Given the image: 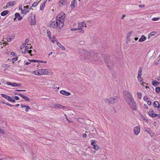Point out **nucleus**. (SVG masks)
<instances>
[{
    "instance_id": "nucleus-1",
    "label": "nucleus",
    "mask_w": 160,
    "mask_h": 160,
    "mask_svg": "<svg viewBox=\"0 0 160 160\" xmlns=\"http://www.w3.org/2000/svg\"><path fill=\"white\" fill-rule=\"evenodd\" d=\"M123 94L124 99L128 105L133 110H137V108L136 104L132 94L127 91H124Z\"/></svg>"
},
{
    "instance_id": "nucleus-2",
    "label": "nucleus",
    "mask_w": 160,
    "mask_h": 160,
    "mask_svg": "<svg viewBox=\"0 0 160 160\" xmlns=\"http://www.w3.org/2000/svg\"><path fill=\"white\" fill-rule=\"evenodd\" d=\"M64 23L59 19L56 18V20L52 21L50 22V27L53 28L60 29L62 28L64 25Z\"/></svg>"
},
{
    "instance_id": "nucleus-3",
    "label": "nucleus",
    "mask_w": 160,
    "mask_h": 160,
    "mask_svg": "<svg viewBox=\"0 0 160 160\" xmlns=\"http://www.w3.org/2000/svg\"><path fill=\"white\" fill-rule=\"evenodd\" d=\"M78 52L81 56L82 59H89L91 57V53L84 50L79 49Z\"/></svg>"
},
{
    "instance_id": "nucleus-4",
    "label": "nucleus",
    "mask_w": 160,
    "mask_h": 160,
    "mask_svg": "<svg viewBox=\"0 0 160 160\" xmlns=\"http://www.w3.org/2000/svg\"><path fill=\"white\" fill-rule=\"evenodd\" d=\"M118 98L117 97H114V98H110L109 99H105V102L109 104L117 103L118 101Z\"/></svg>"
},
{
    "instance_id": "nucleus-5",
    "label": "nucleus",
    "mask_w": 160,
    "mask_h": 160,
    "mask_svg": "<svg viewBox=\"0 0 160 160\" xmlns=\"http://www.w3.org/2000/svg\"><path fill=\"white\" fill-rule=\"evenodd\" d=\"M65 17V13L63 12H62L57 15L56 18L59 19L61 21L64 23V19Z\"/></svg>"
},
{
    "instance_id": "nucleus-6",
    "label": "nucleus",
    "mask_w": 160,
    "mask_h": 160,
    "mask_svg": "<svg viewBox=\"0 0 160 160\" xmlns=\"http://www.w3.org/2000/svg\"><path fill=\"white\" fill-rule=\"evenodd\" d=\"M1 96L2 97L8 100V101L11 102L15 103L16 102L15 100H14L13 99H12L10 96L6 94H1Z\"/></svg>"
},
{
    "instance_id": "nucleus-7",
    "label": "nucleus",
    "mask_w": 160,
    "mask_h": 160,
    "mask_svg": "<svg viewBox=\"0 0 160 160\" xmlns=\"http://www.w3.org/2000/svg\"><path fill=\"white\" fill-rule=\"evenodd\" d=\"M140 128L138 127H136L134 128L133 130L134 134L136 135H138L140 132Z\"/></svg>"
},
{
    "instance_id": "nucleus-8",
    "label": "nucleus",
    "mask_w": 160,
    "mask_h": 160,
    "mask_svg": "<svg viewBox=\"0 0 160 160\" xmlns=\"http://www.w3.org/2000/svg\"><path fill=\"white\" fill-rule=\"evenodd\" d=\"M15 18L14 20H15L16 18H17L18 20H21L22 18V17L21 16L20 14L18 13H16L15 14Z\"/></svg>"
},
{
    "instance_id": "nucleus-9",
    "label": "nucleus",
    "mask_w": 160,
    "mask_h": 160,
    "mask_svg": "<svg viewBox=\"0 0 160 160\" xmlns=\"http://www.w3.org/2000/svg\"><path fill=\"white\" fill-rule=\"evenodd\" d=\"M60 92L61 94L66 96H69L71 94L70 93L67 92L65 90H61L60 91Z\"/></svg>"
},
{
    "instance_id": "nucleus-10",
    "label": "nucleus",
    "mask_w": 160,
    "mask_h": 160,
    "mask_svg": "<svg viewBox=\"0 0 160 160\" xmlns=\"http://www.w3.org/2000/svg\"><path fill=\"white\" fill-rule=\"evenodd\" d=\"M15 3L14 2L11 1L8 2L6 4L7 7L9 6H13L15 4Z\"/></svg>"
},
{
    "instance_id": "nucleus-11",
    "label": "nucleus",
    "mask_w": 160,
    "mask_h": 160,
    "mask_svg": "<svg viewBox=\"0 0 160 160\" xmlns=\"http://www.w3.org/2000/svg\"><path fill=\"white\" fill-rule=\"evenodd\" d=\"M30 22L31 24L34 25L35 24V20L34 16H31L30 17Z\"/></svg>"
},
{
    "instance_id": "nucleus-12",
    "label": "nucleus",
    "mask_w": 160,
    "mask_h": 160,
    "mask_svg": "<svg viewBox=\"0 0 160 160\" xmlns=\"http://www.w3.org/2000/svg\"><path fill=\"white\" fill-rule=\"evenodd\" d=\"M21 13L24 14H26L27 13L29 12L30 11V9L29 8L28 9H25L22 10L21 9Z\"/></svg>"
},
{
    "instance_id": "nucleus-13",
    "label": "nucleus",
    "mask_w": 160,
    "mask_h": 160,
    "mask_svg": "<svg viewBox=\"0 0 160 160\" xmlns=\"http://www.w3.org/2000/svg\"><path fill=\"white\" fill-rule=\"evenodd\" d=\"M53 107L52 108H53L58 109L61 108V104L57 103H54L53 104Z\"/></svg>"
},
{
    "instance_id": "nucleus-14",
    "label": "nucleus",
    "mask_w": 160,
    "mask_h": 160,
    "mask_svg": "<svg viewBox=\"0 0 160 160\" xmlns=\"http://www.w3.org/2000/svg\"><path fill=\"white\" fill-rule=\"evenodd\" d=\"M107 62V61L106 60V62L107 63L108 68L109 69H110L114 65L113 62Z\"/></svg>"
},
{
    "instance_id": "nucleus-15",
    "label": "nucleus",
    "mask_w": 160,
    "mask_h": 160,
    "mask_svg": "<svg viewBox=\"0 0 160 160\" xmlns=\"http://www.w3.org/2000/svg\"><path fill=\"white\" fill-rule=\"evenodd\" d=\"M40 72L42 73V75L48 74V72L46 69H42L40 70Z\"/></svg>"
},
{
    "instance_id": "nucleus-16",
    "label": "nucleus",
    "mask_w": 160,
    "mask_h": 160,
    "mask_svg": "<svg viewBox=\"0 0 160 160\" xmlns=\"http://www.w3.org/2000/svg\"><path fill=\"white\" fill-rule=\"evenodd\" d=\"M156 34V32H152L149 34L148 36V38L149 39L152 36H154Z\"/></svg>"
},
{
    "instance_id": "nucleus-17",
    "label": "nucleus",
    "mask_w": 160,
    "mask_h": 160,
    "mask_svg": "<svg viewBox=\"0 0 160 160\" xmlns=\"http://www.w3.org/2000/svg\"><path fill=\"white\" fill-rule=\"evenodd\" d=\"M152 84L153 86H156L159 85V83L158 81L155 80L152 81Z\"/></svg>"
},
{
    "instance_id": "nucleus-18",
    "label": "nucleus",
    "mask_w": 160,
    "mask_h": 160,
    "mask_svg": "<svg viewBox=\"0 0 160 160\" xmlns=\"http://www.w3.org/2000/svg\"><path fill=\"white\" fill-rule=\"evenodd\" d=\"M56 43H57V45L60 48L62 49L63 50H65V48L60 43H59L58 41L56 42Z\"/></svg>"
},
{
    "instance_id": "nucleus-19",
    "label": "nucleus",
    "mask_w": 160,
    "mask_h": 160,
    "mask_svg": "<svg viewBox=\"0 0 160 160\" xmlns=\"http://www.w3.org/2000/svg\"><path fill=\"white\" fill-rule=\"evenodd\" d=\"M67 0H60L59 3L60 5L61 6L63 5H65L66 3Z\"/></svg>"
},
{
    "instance_id": "nucleus-20",
    "label": "nucleus",
    "mask_w": 160,
    "mask_h": 160,
    "mask_svg": "<svg viewBox=\"0 0 160 160\" xmlns=\"http://www.w3.org/2000/svg\"><path fill=\"white\" fill-rule=\"evenodd\" d=\"M46 1H45L44 2L42 3L40 6V10L42 11L45 7V3Z\"/></svg>"
},
{
    "instance_id": "nucleus-21",
    "label": "nucleus",
    "mask_w": 160,
    "mask_h": 160,
    "mask_svg": "<svg viewBox=\"0 0 160 160\" xmlns=\"http://www.w3.org/2000/svg\"><path fill=\"white\" fill-rule=\"evenodd\" d=\"M8 12H9L8 10H5L2 12L1 13V15L2 16H4L7 15L8 13Z\"/></svg>"
},
{
    "instance_id": "nucleus-22",
    "label": "nucleus",
    "mask_w": 160,
    "mask_h": 160,
    "mask_svg": "<svg viewBox=\"0 0 160 160\" xmlns=\"http://www.w3.org/2000/svg\"><path fill=\"white\" fill-rule=\"evenodd\" d=\"M153 106L156 108H159L160 107V105L157 101H155L153 102Z\"/></svg>"
},
{
    "instance_id": "nucleus-23",
    "label": "nucleus",
    "mask_w": 160,
    "mask_h": 160,
    "mask_svg": "<svg viewBox=\"0 0 160 160\" xmlns=\"http://www.w3.org/2000/svg\"><path fill=\"white\" fill-rule=\"evenodd\" d=\"M30 62H42V63L43 61L31 59L30 60Z\"/></svg>"
},
{
    "instance_id": "nucleus-24",
    "label": "nucleus",
    "mask_w": 160,
    "mask_h": 160,
    "mask_svg": "<svg viewBox=\"0 0 160 160\" xmlns=\"http://www.w3.org/2000/svg\"><path fill=\"white\" fill-rule=\"evenodd\" d=\"M80 30V32L81 33H83L84 32V31L83 29L82 28H78V29H72V30Z\"/></svg>"
},
{
    "instance_id": "nucleus-25",
    "label": "nucleus",
    "mask_w": 160,
    "mask_h": 160,
    "mask_svg": "<svg viewBox=\"0 0 160 160\" xmlns=\"http://www.w3.org/2000/svg\"><path fill=\"white\" fill-rule=\"evenodd\" d=\"M154 113L153 109L152 108H151L149 111V115L152 117Z\"/></svg>"
},
{
    "instance_id": "nucleus-26",
    "label": "nucleus",
    "mask_w": 160,
    "mask_h": 160,
    "mask_svg": "<svg viewBox=\"0 0 160 160\" xmlns=\"http://www.w3.org/2000/svg\"><path fill=\"white\" fill-rule=\"evenodd\" d=\"M75 0H73L71 2V3L70 6L71 7H72V8H73L75 7Z\"/></svg>"
},
{
    "instance_id": "nucleus-27",
    "label": "nucleus",
    "mask_w": 160,
    "mask_h": 160,
    "mask_svg": "<svg viewBox=\"0 0 160 160\" xmlns=\"http://www.w3.org/2000/svg\"><path fill=\"white\" fill-rule=\"evenodd\" d=\"M78 25L79 27H83L84 26H85L86 27V26H85L86 23L84 22H82L81 23H79L78 24Z\"/></svg>"
},
{
    "instance_id": "nucleus-28",
    "label": "nucleus",
    "mask_w": 160,
    "mask_h": 160,
    "mask_svg": "<svg viewBox=\"0 0 160 160\" xmlns=\"http://www.w3.org/2000/svg\"><path fill=\"white\" fill-rule=\"evenodd\" d=\"M93 149H95L96 150H98L100 148L99 146L97 145H93Z\"/></svg>"
},
{
    "instance_id": "nucleus-29",
    "label": "nucleus",
    "mask_w": 160,
    "mask_h": 160,
    "mask_svg": "<svg viewBox=\"0 0 160 160\" xmlns=\"http://www.w3.org/2000/svg\"><path fill=\"white\" fill-rule=\"evenodd\" d=\"M156 92L158 93H160V87H158L156 88Z\"/></svg>"
},
{
    "instance_id": "nucleus-30",
    "label": "nucleus",
    "mask_w": 160,
    "mask_h": 160,
    "mask_svg": "<svg viewBox=\"0 0 160 160\" xmlns=\"http://www.w3.org/2000/svg\"><path fill=\"white\" fill-rule=\"evenodd\" d=\"M138 98L139 99H140L142 98V94L141 92H138L137 93Z\"/></svg>"
},
{
    "instance_id": "nucleus-31",
    "label": "nucleus",
    "mask_w": 160,
    "mask_h": 160,
    "mask_svg": "<svg viewBox=\"0 0 160 160\" xmlns=\"http://www.w3.org/2000/svg\"><path fill=\"white\" fill-rule=\"evenodd\" d=\"M146 38L143 35H142L139 39V40H146Z\"/></svg>"
},
{
    "instance_id": "nucleus-32",
    "label": "nucleus",
    "mask_w": 160,
    "mask_h": 160,
    "mask_svg": "<svg viewBox=\"0 0 160 160\" xmlns=\"http://www.w3.org/2000/svg\"><path fill=\"white\" fill-rule=\"evenodd\" d=\"M160 19V17L153 18L152 19L153 21H158Z\"/></svg>"
},
{
    "instance_id": "nucleus-33",
    "label": "nucleus",
    "mask_w": 160,
    "mask_h": 160,
    "mask_svg": "<svg viewBox=\"0 0 160 160\" xmlns=\"http://www.w3.org/2000/svg\"><path fill=\"white\" fill-rule=\"evenodd\" d=\"M158 52V50H156L155 51L154 53L153 54V57H154L156 56Z\"/></svg>"
},
{
    "instance_id": "nucleus-34",
    "label": "nucleus",
    "mask_w": 160,
    "mask_h": 160,
    "mask_svg": "<svg viewBox=\"0 0 160 160\" xmlns=\"http://www.w3.org/2000/svg\"><path fill=\"white\" fill-rule=\"evenodd\" d=\"M23 99H24V100L27 101H29V98H28V97L25 96H24Z\"/></svg>"
},
{
    "instance_id": "nucleus-35",
    "label": "nucleus",
    "mask_w": 160,
    "mask_h": 160,
    "mask_svg": "<svg viewBox=\"0 0 160 160\" xmlns=\"http://www.w3.org/2000/svg\"><path fill=\"white\" fill-rule=\"evenodd\" d=\"M141 117L143 120H145L146 122H148V120L147 119H146V118L144 116H142Z\"/></svg>"
},
{
    "instance_id": "nucleus-36",
    "label": "nucleus",
    "mask_w": 160,
    "mask_h": 160,
    "mask_svg": "<svg viewBox=\"0 0 160 160\" xmlns=\"http://www.w3.org/2000/svg\"><path fill=\"white\" fill-rule=\"evenodd\" d=\"M38 5V3L36 2H34L33 4H32V7H35L37 6Z\"/></svg>"
},
{
    "instance_id": "nucleus-37",
    "label": "nucleus",
    "mask_w": 160,
    "mask_h": 160,
    "mask_svg": "<svg viewBox=\"0 0 160 160\" xmlns=\"http://www.w3.org/2000/svg\"><path fill=\"white\" fill-rule=\"evenodd\" d=\"M79 42L78 43L80 45H83L84 44V41H79Z\"/></svg>"
},
{
    "instance_id": "nucleus-38",
    "label": "nucleus",
    "mask_w": 160,
    "mask_h": 160,
    "mask_svg": "<svg viewBox=\"0 0 160 160\" xmlns=\"http://www.w3.org/2000/svg\"><path fill=\"white\" fill-rule=\"evenodd\" d=\"M142 68L141 67H140L139 68V69L138 71V73H142Z\"/></svg>"
},
{
    "instance_id": "nucleus-39",
    "label": "nucleus",
    "mask_w": 160,
    "mask_h": 160,
    "mask_svg": "<svg viewBox=\"0 0 160 160\" xmlns=\"http://www.w3.org/2000/svg\"><path fill=\"white\" fill-rule=\"evenodd\" d=\"M25 108V111L26 112H28V110L30 109V107L29 106H27Z\"/></svg>"
},
{
    "instance_id": "nucleus-40",
    "label": "nucleus",
    "mask_w": 160,
    "mask_h": 160,
    "mask_svg": "<svg viewBox=\"0 0 160 160\" xmlns=\"http://www.w3.org/2000/svg\"><path fill=\"white\" fill-rule=\"evenodd\" d=\"M2 66L3 67H7L8 68H9L10 67V65H8V64H3L2 65Z\"/></svg>"
},
{
    "instance_id": "nucleus-41",
    "label": "nucleus",
    "mask_w": 160,
    "mask_h": 160,
    "mask_svg": "<svg viewBox=\"0 0 160 160\" xmlns=\"http://www.w3.org/2000/svg\"><path fill=\"white\" fill-rule=\"evenodd\" d=\"M97 142L95 140H93L91 144L93 146V145H94V144L96 143Z\"/></svg>"
},
{
    "instance_id": "nucleus-42",
    "label": "nucleus",
    "mask_w": 160,
    "mask_h": 160,
    "mask_svg": "<svg viewBox=\"0 0 160 160\" xmlns=\"http://www.w3.org/2000/svg\"><path fill=\"white\" fill-rule=\"evenodd\" d=\"M35 74L37 75H42V73L40 72V70L39 72H38L37 73H35Z\"/></svg>"
},
{
    "instance_id": "nucleus-43",
    "label": "nucleus",
    "mask_w": 160,
    "mask_h": 160,
    "mask_svg": "<svg viewBox=\"0 0 160 160\" xmlns=\"http://www.w3.org/2000/svg\"><path fill=\"white\" fill-rule=\"evenodd\" d=\"M18 60V58H13L12 59V61L13 62L16 61Z\"/></svg>"
},
{
    "instance_id": "nucleus-44",
    "label": "nucleus",
    "mask_w": 160,
    "mask_h": 160,
    "mask_svg": "<svg viewBox=\"0 0 160 160\" xmlns=\"http://www.w3.org/2000/svg\"><path fill=\"white\" fill-rule=\"evenodd\" d=\"M157 116H158V114H156V113H153V115L152 116V117L155 118V117H156Z\"/></svg>"
},
{
    "instance_id": "nucleus-45",
    "label": "nucleus",
    "mask_w": 160,
    "mask_h": 160,
    "mask_svg": "<svg viewBox=\"0 0 160 160\" xmlns=\"http://www.w3.org/2000/svg\"><path fill=\"white\" fill-rule=\"evenodd\" d=\"M148 98H147V96H145L143 98V100L144 101L147 102V100H148Z\"/></svg>"
},
{
    "instance_id": "nucleus-46",
    "label": "nucleus",
    "mask_w": 160,
    "mask_h": 160,
    "mask_svg": "<svg viewBox=\"0 0 160 160\" xmlns=\"http://www.w3.org/2000/svg\"><path fill=\"white\" fill-rule=\"evenodd\" d=\"M28 49H29V47L28 46H26L25 48V51H26L28 52Z\"/></svg>"
},
{
    "instance_id": "nucleus-47",
    "label": "nucleus",
    "mask_w": 160,
    "mask_h": 160,
    "mask_svg": "<svg viewBox=\"0 0 160 160\" xmlns=\"http://www.w3.org/2000/svg\"><path fill=\"white\" fill-rule=\"evenodd\" d=\"M6 84L8 85H11L12 86V83L10 82H6Z\"/></svg>"
},
{
    "instance_id": "nucleus-48",
    "label": "nucleus",
    "mask_w": 160,
    "mask_h": 160,
    "mask_svg": "<svg viewBox=\"0 0 160 160\" xmlns=\"http://www.w3.org/2000/svg\"><path fill=\"white\" fill-rule=\"evenodd\" d=\"M61 108H62L63 109H67V107L65 106H62V105H61Z\"/></svg>"
},
{
    "instance_id": "nucleus-49",
    "label": "nucleus",
    "mask_w": 160,
    "mask_h": 160,
    "mask_svg": "<svg viewBox=\"0 0 160 160\" xmlns=\"http://www.w3.org/2000/svg\"><path fill=\"white\" fill-rule=\"evenodd\" d=\"M11 54L13 56H15L16 55V53L13 52H11Z\"/></svg>"
},
{
    "instance_id": "nucleus-50",
    "label": "nucleus",
    "mask_w": 160,
    "mask_h": 160,
    "mask_svg": "<svg viewBox=\"0 0 160 160\" xmlns=\"http://www.w3.org/2000/svg\"><path fill=\"white\" fill-rule=\"evenodd\" d=\"M138 80L141 82H142V81H143V79L142 78H138Z\"/></svg>"
},
{
    "instance_id": "nucleus-51",
    "label": "nucleus",
    "mask_w": 160,
    "mask_h": 160,
    "mask_svg": "<svg viewBox=\"0 0 160 160\" xmlns=\"http://www.w3.org/2000/svg\"><path fill=\"white\" fill-rule=\"evenodd\" d=\"M17 83H16L15 82L12 83V86L13 87H17Z\"/></svg>"
},
{
    "instance_id": "nucleus-52",
    "label": "nucleus",
    "mask_w": 160,
    "mask_h": 160,
    "mask_svg": "<svg viewBox=\"0 0 160 160\" xmlns=\"http://www.w3.org/2000/svg\"><path fill=\"white\" fill-rule=\"evenodd\" d=\"M47 34H48V35L49 38V39H50L51 38V37H50L51 35H50V32H47Z\"/></svg>"
},
{
    "instance_id": "nucleus-53",
    "label": "nucleus",
    "mask_w": 160,
    "mask_h": 160,
    "mask_svg": "<svg viewBox=\"0 0 160 160\" xmlns=\"http://www.w3.org/2000/svg\"><path fill=\"white\" fill-rule=\"evenodd\" d=\"M5 104H6L7 106H9L11 107L13 106V105H12L11 104H10L8 103H5Z\"/></svg>"
},
{
    "instance_id": "nucleus-54",
    "label": "nucleus",
    "mask_w": 160,
    "mask_h": 160,
    "mask_svg": "<svg viewBox=\"0 0 160 160\" xmlns=\"http://www.w3.org/2000/svg\"><path fill=\"white\" fill-rule=\"evenodd\" d=\"M132 32H129L128 34L127 35V37L128 38L132 34Z\"/></svg>"
},
{
    "instance_id": "nucleus-55",
    "label": "nucleus",
    "mask_w": 160,
    "mask_h": 160,
    "mask_svg": "<svg viewBox=\"0 0 160 160\" xmlns=\"http://www.w3.org/2000/svg\"><path fill=\"white\" fill-rule=\"evenodd\" d=\"M151 101H148V102H147V104L148 105H151Z\"/></svg>"
},
{
    "instance_id": "nucleus-56",
    "label": "nucleus",
    "mask_w": 160,
    "mask_h": 160,
    "mask_svg": "<svg viewBox=\"0 0 160 160\" xmlns=\"http://www.w3.org/2000/svg\"><path fill=\"white\" fill-rule=\"evenodd\" d=\"M139 7L140 8H143L145 7V6L143 4L139 5Z\"/></svg>"
},
{
    "instance_id": "nucleus-57",
    "label": "nucleus",
    "mask_w": 160,
    "mask_h": 160,
    "mask_svg": "<svg viewBox=\"0 0 160 160\" xmlns=\"http://www.w3.org/2000/svg\"><path fill=\"white\" fill-rule=\"evenodd\" d=\"M14 98H15V99L16 100H18L19 99V98L18 97V96H15V97H14Z\"/></svg>"
},
{
    "instance_id": "nucleus-58",
    "label": "nucleus",
    "mask_w": 160,
    "mask_h": 160,
    "mask_svg": "<svg viewBox=\"0 0 160 160\" xmlns=\"http://www.w3.org/2000/svg\"><path fill=\"white\" fill-rule=\"evenodd\" d=\"M146 131L148 132V133L150 134V132H151V130H150V129H148L147 130H146Z\"/></svg>"
},
{
    "instance_id": "nucleus-59",
    "label": "nucleus",
    "mask_w": 160,
    "mask_h": 160,
    "mask_svg": "<svg viewBox=\"0 0 160 160\" xmlns=\"http://www.w3.org/2000/svg\"><path fill=\"white\" fill-rule=\"evenodd\" d=\"M141 75H142V73L140 74L139 73H138V78H141Z\"/></svg>"
},
{
    "instance_id": "nucleus-60",
    "label": "nucleus",
    "mask_w": 160,
    "mask_h": 160,
    "mask_svg": "<svg viewBox=\"0 0 160 160\" xmlns=\"http://www.w3.org/2000/svg\"><path fill=\"white\" fill-rule=\"evenodd\" d=\"M28 53L30 54V55L31 56H32V55L31 54V52H32V50H28Z\"/></svg>"
},
{
    "instance_id": "nucleus-61",
    "label": "nucleus",
    "mask_w": 160,
    "mask_h": 160,
    "mask_svg": "<svg viewBox=\"0 0 160 160\" xmlns=\"http://www.w3.org/2000/svg\"><path fill=\"white\" fill-rule=\"evenodd\" d=\"M23 8H24V9H28V8H29V6H24Z\"/></svg>"
},
{
    "instance_id": "nucleus-62",
    "label": "nucleus",
    "mask_w": 160,
    "mask_h": 160,
    "mask_svg": "<svg viewBox=\"0 0 160 160\" xmlns=\"http://www.w3.org/2000/svg\"><path fill=\"white\" fill-rule=\"evenodd\" d=\"M91 152L92 154H95L96 153V151L95 150H91Z\"/></svg>"
},
{
    "instance_id": "nucleus-63",
    "label": "nucleus",
    "mask_w": 160,
    "mask_h": 160,
    "mask_svg": "<svg viewBox=\"0 0 160 160\" xmlns=\"http://www.w3.org/2000/svg\"><path fill=\"white\" fill-rule=\"evenodd\" d=\"M17 87H20L22 85L20 83H17Z\"/></svg>"
},
{
    "instance_id": "nucleus-64",
    "label": "nucleus",
    "mask_w": 160,
    "mask_h": 160,
    "mask_svg": "<svg viewBox=\"0 0 160 160\" xmlns=\"http://www.w3.org/2000/svg\"><path fill=\"white\" fill-rule=\"evenodd\" d=\"M19 96H21V97H22L23 98V97L24 96V95H23V94H21V93H20V94H19Z\"/></svg>"
}]
</instances>
